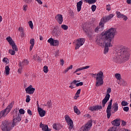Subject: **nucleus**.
<instances>
[{
  "label": "nucleus",
  "mask_w": 131,
  "mask_h": 131,
  "mask_svg": "<svg viewBox=\"0 0 131 131\" xmlns=\"http://www.w3.org/2000/svg\"><path fill=\"white\" fill-rule=\"evenodd\" d=\"M13 105L14 103H13V102H11L5 110L0 112V119L1 118H2V117H5V116H7V115L9 114L10 111H11V110H12V108H13Z\"/></svg>",
  "instance_id": "6"
},
{
  "label": "nucleus",
  "mask_w": 131,
  "mask_h": 131,
  "mask_svg": "<svg viewBox=\"0 0 131 131\" xmlns=\"http://www.w3.org/2000/svg\"><path fill=\"white\" fill-rule=\"evenodd\" d=\"M93 125L92 120L88 121V123L84 127L81 128L80 131H89V129Z\"/></svg>",
  "instance_id": "11"
},
{
  "label": "nucleus",
  "mask_w": 131,
  "mask_h": 131,
  "mask_svg": "<svg viewBox=\"0 0 131 131\" xmlns=\"http://www.w3.org/2000/svg\"><path fill=\"white\" fill-rule=\"evenodd\" d=\"M11 69H10V67H9V66H7L5 67V72L6 75H9L10 74V71Z\"/></svg>",
  "instance_id": "29"
},
{
  "label": "nucleus",
  "mask_w": 131,
  "mask_h": 131,
  "mask_svg": "<svg viewBox=\"0 0 131 131\" xmlns=\"http://www.w3.org/2000/svg\"><path fill=\"white\" fill-rule=\"evenodd\" d=\"M47 105H48V107H49V108H51V107H52V103L50 101H48L47 102Z\"/></svg>",
  "instance_id": "54"
},
{
  "label": "nucleus",
  "mask_w": 131,
  "mask_h": 131,
  "mask_svg": "<svg viewBox=\"0 0 131 131\" xmlns=\"http://www.w3.org/2000/svg\"><path fill=\"white\" fill-rule=\"evenodd\" d=\"M113 101V99H111L110 102H108V105H107V107L106 108V116L107 118L109 119L110 118V116H111V109L112 108V102Z\"/></svg>",
  "instance_id": "9"
},
{
  "label": "nucleus",
  "mask_w": 131,
  "mask_h": 131,
  "mask_svg": "<svg viewBox=\"0 0 131 131\" xmlns=\"http://www.w3.org/2000/svg\"><path fill=\"white\" fill-rule=\"evenodd\" d=\"M101 109H103V106H102V105H99L90 106L89 107V110H90L92 112L94 111H98V110H100Z\"/></svg>",
  "instance_id": "12"
},
{
  "label": "nucleus",
  "mask_w": 131,
  "mask_h": 131,
  "mask_svg": "<svg viewBox=\"0 0 131 131\" xmlns=\"http://www.w3.org/2000/svg\"><path fill=\"white\" fill-rule=\"evenodd\" d=\"M113 17H114V14H111L108 16L103 17L99 23V26H98L95 29V32H96V33H98L99 31L101 28V29H104V25H105V23L108 22V21L111 20V19H112Z\"/></svg>",
  "instance_id": "3"
},
{
  "label": "nucleus",
  "mask_w": 131,
  "mask_h": 131,
  "mask_svg": "<svg viewBox=\"0 0 131 131\" xmlns=\"http://www.w3.org/2000/svg\"><path fill=\"white\" fill-rule=\"evenodd\" d=\"M54 39H53V38H50L48 40V42L50 43L51 46H53V45H54Z\"/></svg>",
  "instance_id": "31"
},
{
  "label": "nucleus",
  "mask_w": 131,
  "mask_h": 131,
  "mask_svg": "<svg viewBox=\"0 0 131 131\" xmlns=\"http://www.w3.org/2000/svg\"><path fill=\"white\" fill-rule=\"evenodd\" d=\"M121 105L122 106H127L128 105V103H127L126 101H122L121 102Z\"/></svg>",
  "instance_id": "37"
},
{
  "label": "nucleus",
  "mask_w": 131,
  "mask_h": 131,
  "mask_svg": "<svg viewBox=\"0 0 131 131\" xmlns=\"http://www.w3.org/2000/svg\"><path fill=\"white\" fill-rule=\"evenodd\" d=\"M116 14L117 17L119 18V19H123L124 21H126V20H127V17L123 14H122L119 11H117Z\"/></svg>",
  "instance_id": "16"
},
{
  "label": "nucleus",
  "mask_w": 131,
  "mask_h": 131,
  "mask_svg": "<svg viewBox=\"0 0 131 131\" xmlns=\"http://www.w3.org/2000/svg\"><path fill=\"white\" fill-rule=\"evenodd\" d=\"M72 68H73V66L71 65L69 67H68L67 69H66L65 70L64 73H67V72H68V71H69V70H70V69H72Z\"/></svg>",
  "instance_id": "35"
},
{
  "label": "nucleus",
  "mask_w": 131,
  "mask_h": 131,
  "mask_svg": "<svg viewBox=\"0 0 131 131\" xmlns=\"http://www.w3.org/2000/svg\"><path fill=\"white\" fill-rule=\"evenodd\" d=\"M69 16H73V15H74L73 11H72V10H70L69 12Z\"/></svg>",
  "instance_id": "51"
},
{
  "label": "nucleus",
  "mask_w": 131,
  "mask_h": 131,
  "mask_svg": "<svg viewBox=\"0 0 131 131\" xmlns=\"http://www.w3.org/2000/svg\"><path fill=\"white\" fill-rule=\"evenodd\" d=\"M25 91L27 94L33 95V93L35 91V89L34 88H32V85H30L25 89Z\"/></svg>",
  "instance_id": "13"
},
{
  "label": "nucleus",
  "mask_w": 131,
  "mask_h": 131,
  "mask_svg": "<svg viewBox=\"0 0 131 131\" xmlns=\"http://www.w3.org/2000/svg\"><path fill=\"white\" fill-rule=\"evenodd\" d=\"M3 62H5V63H6V64H9V62H10V60H9V59H8V58L7 57H4L3 59Z\"/></svg>",
  "instance_id": "34"
},
{
  "label": "nucleus",
  "mask_w": 131,
  "mask_h": 131,
  "mask_svg": "<svg viewBox=\"0 0 131 131\" xmlns=\"http://www.w3.org/2000/svg\"><path fill=\"white\" fill-rule=\"evenodd\" d=\"M25 3H27V4H28V3H30L31 2V0H24Z\"/></svg>",
  "instance_id": "60"
},
{
  "label": "nucleus",
  "mask_w": 131,
  "mask_h": 131,
  "mask_svg": "<svg viewBox=\"0 0 131 131\" xmlns=\"http://www.w3.org/2000/svg\"><path fill=\"white\" fill-rule=\"evenodd\" d=\"M2 123V129L3 131H11L13 129V127L15 126L13 124H12L11 122L8 121H4Z\"/></svg>",
  "instance_id": "5"
},
{
  "label": "nucleus",
  "mask_w": 131,
  "mask_h": 131,
  "mask_svg": "<svg viewBox=\"0 0 131 131\" xmlns=\"http://www.w3.org/2000/svg\"><path fill=\"white\" fill-rule=\"evenodd\" d=\"M36 2H37L39 5H42V2H41V0H35Z\"/></svg>",
  "instance_id": "57"
},
{
  "label": "nucleus",
  "mask_w": 131,
  "mask_h": 131,
  "mask_svg": "<svg viewBox=\"0 0 131 131\" xmlns=\"http://www.w3.org/2000/svg\"><path fill=\"white\" fill-rule=\"evenodd\" d=\"M115 76L116 78H117V79H118V80H120L121 79V75H120V74H116L115 75Z\"/></svg>",
  "instance_id": "32"
},
{
  "label": "nucleus",
  "mask_w": 131,
  "mask_h": 131,
  "mask_svg": "<svg viewBox=\"0 0 131 131\" xmlns=\"http://www.w3.org/2000/svg\"><path fill=\"white\" fill-rule=\"evenodd\" d=\"M84 41H85V40L83 38H80L77 39V43H76L75 50H78L81 46H83Z\"/></svg>",
  "instance_id": "10"
},
{
  "label": "nucleus",
  "mask_w": 131,
  "mask_h": 131,
  "mask_svg": "<svg viewBox=\"0 0 131 131\" xmlns=\"http://www.w3.org/2000/svg\"><path fill=\"white\" fill-rule=\"evenodd\" d=\"M39 39L40 40H43V38L42 37V36H39Z\"/></svg>",
  "instance_id": "64"
},
{
  "label": "nucleus",
  "mask_w": 131,
  "mask_h": 131,
  "mask_svg": "<svg viewBox=\"0 0 131 131\" xmlns=\"http://www.w3.org/2000/svg\"><path fill=\"white\" fill-rule=\"evenodd\" d=\"M106 11H110V10H111V7H110V5H106Z\"/></svg>",
  "instance_id": "46"
},
{
  "label": "nucleus",
  "mask_w": 131,
  "mask_h": 131,
  "mask_svg": "<svg viewBox=\"0 0 131 131\" xmlns=\"http://www.w3.org/2000/svg\"><path fill=\"white\" fill-rule=\"evenodd\" d=\"M123 110L125 112H128L129 111V107L128 106H125L123 108Z\"/></svg>",
  "instance_id": "42"
},
{
  "label": "nucleus",
  "mask_w": 131,
  "mask_h": 131,
  "mask_svg": "<svg viewBox=\"0 0 131 131\" xmlns=\"http://www.w3.org/2000/svg\"><path fill=\"white\" fill-rule=\"evenodd\" d=\"M29 25L31 29H33V23H32V21H29Z\"/></svg>",
  "instance_id": "43"
},
{
  "label": "nucleus",
  "mask_w": 131,
  "mask_h": 131,
  "mask_svg": "<svg viewBox=\"0 0 131 131\" xmlns=\"http://www.w3.org/2000/svg\"><path fill=\"white\" fill-rule=\"evenodd\" d=\"M59 54V51H56L55 52V57H58Z\"/></svg>",
  "instance_id": "55"
},
{
  "label": "nucleus",
  "mask_w": 131,
  "mask_h": 131,
  "mask_svg": "<svg viewBox=\"0 0 131 131\" xmlns=\"http://www.w3.org/2000/svg\"><path fill=\"white\" fill-rule=\"evenodd\" d=\"M6 40H7V41L9 42V45H12L15 42V41H14V40H13L12 38L10 36L6 38Z\"/></svg>",
  "instance_id": "28"
},
{
  "label": "nucleus",
  "mask_w": 131,
  "mask_h": 131,
  "mask_svg": "<svg viewBox=\"0 0 131 131\" xmlns=\"http://www.w3.org/2000/svg\"><path fill=\"white\" fill-rule=\"evenodd\" d=\"M116 56L113 58V61L117 63L118 62H125L129 58V52L123 46L118 47L116 51Z\"/></svg>",
  "instance_id": "2"
},
{
  "label": "nucleus",
  "mask_w": 131,
  "mask_h": 131,
  "mask_svg": "<svg viewBox=\"0 0 131 131\" xmlns=\"http://www.w3.org/2000/svg\"><path fill=\"white\" fill-rule=\"evenodd\" d=\"M96 9H97V6L95 5H92L91 7V10L92 12H95L96 11Z\"/></svg>",
  "instance_id": "40"
},
{
  "label": "nucleus",
  "mask_w": 131,
  "mask_h": 131,
  "mask_svg": "<svg viewBox=\"0 0 131 131\" xmlns=\"http://www.w3.org/2000/svg\"><path fill=\"white\" fill-rule=\"evenodd\" d=\"M74 110L75 113H76L77 115H79L80 114V111H79V110H78V108H77V106H74Z\"/></svg>",
  "instance_id": "30"
},
{
  "label": "nucleus",
  "mask_w": 131,
  "mask_h": 131,
  "mask_svg": "<svg viewBox=\"0 0 131 131\" xmlns=\"http://www.w3.org/2000/svg\"><path fill=\"white\" fill-rule=\"evenodd\" d=\"M19 112L20 114L23 115V114H25V111H24V110L23 108H20L19 110Z\"/></svg>",
  "instance_id": "45"
},
{
  "label": "nucleus",
  "mask_w": 131,
  "mask_h": 131,
  "mask_svg": "<svg viewBox=\"0 0 131 131\" xmlns=\"http://www.w3.org/2000/svg\"><path fill=\"white\" fill-rule=\"evenodd\" d=\"M122 125L123 126H125V125H126V122L122 120Z\"/></svg>",
  "instance_id": "53"
},
{
  "label": "nucleus",
  "mask_w": 131,
  "mask_h": 131,
  "mask_svg": "<svg viewBox=\"0 0 131 131\" xmlns=\"http://www.w3.org/2000/svg\"><path fill=\"white\" fill-rule=\"evenodd\" d=\"M65 119L66 122H67L68 125H69V130H71L72 128H73V121L72 120H71V118L68 115H66L65 116Z\"/></svg>",
  "instance_id": "8"
},
{
  "label": "nucleus",
  "mask_w": 131,
  "mask_h": 131,
  "mask_svg": "<svg viewBox=\"0 0 131 131\" xmlns=\"http://www.w3.org/2000/svg\"><path fill=\"white\" fill-rule=\"evenodd\" d=\"M22 116L20 114H17V111L13 113V119L12 124L15 126L17 122H20L21 120Z\"/></svg>",
  "instance_id": "7"
},
{
  "label": "nucleus",
  "mask_w": 131,
  "mask_h": 131,
  "mask_svg": "<svg viewBox=\"0 0 131 131\" xmlns=\"http://www.w3.org/2000/svg\"><path fill=\"white\" fill-rule=\"evenodd\" d=\"M81 89H79L77 90L76 93L75 94V96L76 97V96L78 95H80V92H81Z\"/></svg>",
  "instance_id": "48"
},
{
  "label": "nucleus",
  "mask_w": 131,
  "mask_h": 131,
  "mask_svg": "<svg viewBox=\"0 0 131 131\" xmlns=\"http://www.w3.org/2000/svg\"><path fill=\"white\" fill-rule=\"evenodd\" d=\"M52 46L54 47H57V46H59V40L54 39L53 41V45Z\"/></svg>",
  "instance_id": "33"
},
{
  "label": "nucleus",
  "mask_w": 131,
  "mask_h": 131,
  "mask_svg": "<svg viewBox=\"0 0 131 131\" xmlns=\"http://www.w3.org/2000/svg\"><path fill=\"white\" fill-rule=\"evenodd\" d=\"M55 19L59 24L61 25L62 23H63V16L62 14H57L56 16H55Z\"/></svg>",
  "instance_id": "14"
},
{
  "label": "nucleus",
  "mask_w": 131,
  "mask_h": 131,
  "mask_svg": "<svg viewBox=\"0 0 131 131\" xmlns=\"http://www.w3.org/2000/svg\"><path fill=\"white\" fill-rule=\"evenodd\" d=\"M26 102L27 103H29V102H30V96H29V95H27Z\"/></svg>",
  "instance_id": "41"
},
{
  "label": "nucleus",
  "mask_w": 131,
  "mask_h": 131,
  "mask_svg": "<svg viewBox=\"0 0 131 131\" xmlns=\"http://www.w3.org/2000/svg\"><path fill=\"white\" fill-rule=\"evenodd\" d=\"M97 2V0H90V5H93Z\"/></svg>",
  "instance_id": "47"
},
{
  "label": "nucleus",
  "mask_w": 131,
  "mask_h": 131,
  "mask_svg": "<svg viewBox=\"0 0 131 131\" xmlns=\"http://www.w3.org/2000/svg\"><path fill=\"white\" fill-rule=\"evenodd\" d=\"M27 7V5H24V6H23V10H24V11H27V9H26V7Z\"/></svg>",
  "instance_id": "58"
},
{
  "label": "nucleus",
  "mask_w": 131,
  "mask_h": 131,
  "mask_svg": "<svg viewBox=\"0 0 131 131\" xmlns=\"http://www.w3.org/2000/svg\"><path fill=\"white\" fill-rule=\"evenodd\" d=\"M53 127L54 129H56V130H58V128L57 127V123H54L53 125Z\"/></svg>",
  "instance_id": "50"
},
{
  "label": "nucleus",
  "mask_w": 131,
  "mask_h": 131,
  "mask_svg": "<svg viewBox=\"0 0 131 131\" xmlns=\"http://www.w3.org/2000/svg\"><path fill=\"white\" fill-rule=\"evenodd\" d=\"M117 31L116 29L111 28L110 29L104 31L100 36L96 37V42L98 46L104 48V54H107L109 52V47H111V41L114 39Z\"/></svg>",
  "instance_id": "1"
},
{
  "label": "nucleus",
  "mask_w": 131,
  "mask_h": 131,
  "mask_svg": "<svg viewBox=\"0 0 131 131\" xmlns=\"http://www.w3.org/2000/svg\"><path fill=\"white\" fill-rule=\"evenodd\" d=\"M22 70V68H19L18 70V73H21V71Z\"/></svg>",
  "instance_id": "61"
},
{
  "label": "nucleus",
  "mask_w": 131,
  "mask_h": 131,
  "mask_svg": "<svg viewBox=\"0 0 131 131\" xmlns=\"http://www.w3.org/2000/svg\"><path fill=\"white\" fill-rule=\"evenodd\" d=\"M110 93H111V88H108L107 89V94L106 95H110Z\"/></svg>",
  "instance_id": "49"
},
{
  "label": "nucleus",
  "mask_w": 131,
  "mask_h": 131,
  "mask_svg": "<svg viewBox=\"0 0 131 131\" xmlns=\"http://www.w3.org/2000/svg\"><path fill=\"white\" fill-rule=\"evenodd\" d=\"M113 108L114 111V112H113V113H115V112L118 111V103H117V102L113 104Z\"/></svg>",
  "instance_id": "24"
},
{
  "label": "nucleus",
  "mask_w": 131,
  "mask_h": 131,
  "mask_svg": "<svg viewBox=\"0 0 131 131\" xmlns=\"http://www.w3.org/2000/svg\"><path fill=\"white\" fill-rule=\"evenodd\" d=\"M34 42L35 40L33 38H32L30 40V44L31 45L30 47V50L32 51V49H33V47H34Z\"/></svg>",
  "instance_id": "25"
},
{
  "label": "nucleus",
  "mask_w": 131,
  "mask_h": 131,
  "mask_svg": "<svg viewBox=\"0 0 131 131\" xmlns=\"http://www.w3.org/2000/svg\"><path fill=\"white\" fill-rule=\"evenodd\" d=\"M39 126L40 128L42 129V130L43 131L46 130V129H48V128H49V126H48V125L43 124L42 122L40 123Z\"/></svg>",
  "instance_id": "21"
},
{
  "label": "nucleus",
  "mask_w": 131,
  "mask_h": 131,
  "mask_svg": "<svg viewBox=\"0 0 131 131\" xmlns=\"http://www.w3.org/2000/svg\"><path fill=\"white\" fill-rule=\"evenodd\" d=\"M126 3H127V4H131V0H127V1H126Z\"/></svg>",
  "instance_id": "62"
},
{
  "label": "nucleus",
  "mask_w": 131,
  "mask_h": 131,
  "mask_svg": "<svg viewBox=\"0 0 131 131\" xmlns=\"http://www.w3.org/2000/svg\"><path fill=\"white\" fill-rule=\"evenodd\" d=\"M10 46H11L13 51H15V52H18V48H17V46L16 45L15 42H13V43L11 44Z\"/></svg>",
  "instance_id": "27"
},
{
  "label": "nucleus",
  "mask_w": 131,
  "mask_h": 131,
  "mask_svg": "<svg viewBox=\"0 0 131 131\" xmlns=\"http://www.w3.org/2000/svg\"><path fill=\"white\" fill-rule=\"evenodd\" d=\"M60 65L63 66L64 65V60L63 59H60Z\"/></svg>",
  "instance_id": "56"
},
{
  "label": "nucleus",
  "mask_w": 131,
  "mask_h": 131,
  "mask_svg": "<svg viewBox=\"0 0 131 131\" xmlns=\"http://www.w3.org/2000/svg\"><path fill=\"white\" fill-rule=\"evenodd\" d=\"M18 66L20 67V68H22V62L21 61L19 62Z\"/></svg>",
  "instance_id": "59"
},
{
  "label": "nucleus",
  "mask_w": 131,
  "mask_h": 131,
  "mask_svg": "<svg viewBox=\"0 0 131 131\" xmlns=\"http://www.w3.org/2000/svg\"><path fill=\"white\" fill-rule=\"evenodd\" d=\"M18 31H20V36L21 37V38H23V37H24V36H25V33H24V28H22V27H19L18 28Z\"/></svg>",
  "instance_id": "22"
},
{
  "label": "nucleus",
  "mask_w": 131,
  "mask_h": 131,
  "mask_svg": "<svg viewBox=\"0 0 131 131\" xmlns=\"http://www.w3.org/2000/svg\"><path fill=\"white\" fill-rule=\"evenodd\" d=\"M27 112L30 116L31 115H32V112L30 109L28 110Z\"/></svg>",
  "instance_id": "52"
},
{
  "label": "nucleus",
  "mask_w": 131,
  "mask_h": 131,
  "mask_svg": "<svg viewBox=\"0 0 131 131\" xmlns=\"http://www.w3.org/2000/svg\"><path fill=\"white\" fill-rule=\"evenodd\" d=\"M90 66H86L85 67L80 68L76 70V71L74 72V73H76L77 72H78V71H80L81 70H83L84 69H89L90 68Z\"/></svg>",
  "instance_id": "26"
},
{
  "label": "nucleus",
  "mask_w": 131,
  "mask_h": 131,
  "mask_svg": "<svg viewBox=\"0 0 131 131\" xmlns=\"http://www.w3.org/2000/svg\"><path fill=\"white\" fill-rule=\"evenodd\" d=\"M92 77L96 78V86H100L104 83V73L100 71L98 74H90Z\"/></svg>",
  "instance_id": "4"
},
{
  "label": "nucleus",
  "mask_w": 131,
  "mask_h": 131,
  "mask_svg": "<svg viewBox=\"0 0 131 131\" xmlns=\"http://www.w3.org/2000/svg\"><path fill=\"white\" fill-rule=\"evenodd\" d=\"M15 50H9V54H11L12 56H13L14 55H15Z\"/></svg>",
  "instance_id": "44"
},
{
  "label": "nucleus",
  "mask_w": 131,
  "mask_h": 131,
  "mask_svg": "<svg viewBox=\"0 0 131 131\" xmlns=\"http://www.w3.org/2000/svg\"><path fill=\"white\" fill-rule=\"evenodd\" d=\"M55 35H56V37H58V36H60V33H56L55 34Z\"/></svg>",
  "instance_id": "63"
},
{
  "label": "nucleus",
  "mask_w": 131,
  "mask_h": 131,
  "mask_svg": "<svg viewBox=\"0 0 131 131\" xmlns=\"http://www.w3.org/2000/svg\"><path fill=\"white\" fill-rule=\"evenodd\" d=\"M29 63V61L27 59H25L24 61H22V65H28Z\"/></svg>",
  "instance_id": "38"
},
{
  "label": "nucleus",
  "mask_w": 131,
  "mask_h": 131,
  "mask_svg": "<svg viewBox=\"0 0 131 131\" xmlns=\"http://www.w3.org/2000/svg\"><path fill=\"white\" fill-rule=\"evenodd\" d=\"M81 6H82V1H80L77 3V9L78 12L81 11Z\"/></svg>",
  "instance_id": "19"
},
{
  "label": "nucleus",
  "mask_w": 131,
  "mask_h": 131,
  "mask_svg": "<svg viewBox=\"0 0 131 131\" xmlns=\"http://www.w3.org/2000/svg\"><path fill=\"white\" fill-rule=\"evenodd\" d=\"M43 71L45 73L49 72V68L47 66H45L43 67Z\"/></svg>",
  "instance_id": "36"
},
{
  "label": "nucleus",
  "mask_w": 131,
  "mask_h": 131,
  "mask_svg": "<svg viewBox=\"0 0 131 131\" xmlns=\"http://www.w3.org/2000/svg\"><path fill=\"white\" fill-rule=\"evenodd\" d=\"M109 99H110V94H106L104 98L102 100V103L106 104L107 102L109 101Z\"/></svg>",
  "instance_id": "18"
},
{
  "label": "nucleus",
  "mask_w": 131,
  "mask_h": 131,
  "mask_svg": "<svg viewBox=\"0 0 131 131\" xmlns=\"http://www.w3.org/2000/svg\"><path fill=\"white\" fill-rule=\"evenodd\" d=\"M111 123L113 126H120V119H116L111 122Z\"/></svg>",
  "instance_id": "15"
},
{
  "label": "nucleus",
  "mask_w": 131,
  "mask_h": 131,
  "mask_svg": "<svg viewBox=\"0 0 131 131\" xmlns=\"http://www.w3.org/2000/svg\"><path fill=\"white\" fill-rule=\"evenodd\" d=\"M108 131H120V127L118 126H113V127H111L110 129L108 130Z\"/></svg>",
  "instance_id": "23"
},
{
  "label": "nucleus",
  "mask_w": 131,
  "mask_h": 131,
  "mask_svg": "<svg viewBox=\"0 0 131 131\" xmlns=\"http://www.w3.org/2000/svg\"><path fill=\"white\" fill-rule=\"evenodd\" d=\"M38 112L40 117H43L46 115V111L43 110L41 107L38 108Z\"/></svg>",
  "instance_id": "17"
},
{
  "label": "nucleus",
  "mask_w": 131,
  "mask_h": 131,
  "mask_svg": "<svg viewBox=\"0 0 131 131\" xmlns=\"http://www.w3.org/2000/svg\"><path fill=\"white\" fill-rule=\"evenodd\" d=\"M79 81L74 80L73 82H72L71 83V84L74 83V84H76V86H80L81 85H83V82H80L79 83H76L77 82H78Z\"/></svg>",
  "instance_id": "20"
},
{
  "label": "nucleus",
  "mask_w": 131,
  "mask_h": 131,
  "mask_svg": "<svg viewBox=\"0 0 131 131\" xmlns=\"http://www.w3.org/2000/svg\"><path fill=\"white\" fill-rule=\"evenodd\" d=\"M61 28L64 30H67L68 29V26L66 25H61Z\"/></svg>",
  "instance_id": "39"
}]
</instances>
